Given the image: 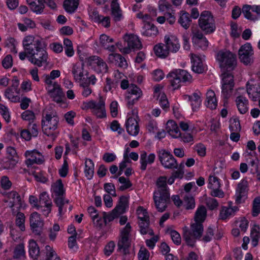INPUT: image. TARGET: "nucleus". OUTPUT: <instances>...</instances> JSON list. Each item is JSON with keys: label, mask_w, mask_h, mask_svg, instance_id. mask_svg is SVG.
Returning <instances> with one entry per match:
<instances>
[{"label": "nucleus", "mask_w": 260, "mask_h": 260, "mask_svg": "<svg viewBox=\"0 0 260 260\" xmlns=\"http://www.w3.org/2000/svg\"><path fill=\"white\" fill-rule=\"evenodd\" d=\"M199 25L206 34H211L215 31L214 19L210 12L207 11L202 12L199 19Z\"/></svg>", "instance_id": "0eeeda50"}, {"label": "nucleus", "mask_w": 260, "mask_h": 260, "mask_svg": "<svg viewBox=\"0 0 260 260\" xmlns=\"http://www.w3.org/2000/svg\"><path fill=\"white\" fill-rule=\"evenodd\" d=\"M158 190L154 192L153 199L155 207L159 212H163L167 207V204L170 201V194L167 185V177H159L156 182Z\"/></svg>", "instance_id": "f03ea898"}, {"label": "nucleus", "mask_w": 260, "mask_h": 260, "mask_svg": "<svg viewBox=\"0 0 260 260\" xmlns=\"http://www.w3.org/2000/svg\"><path fill=\"white\" fill-rule=\"evenodd\" d=\"M0 112L5 120L8 122L10 121V116L8 109L4 105L0 104Z\"/></svg>", "instance_id": "338daca9"}, {"label": "nucleus", "mask_w": 260, "mask_h": 260, "mask_svg": "<svg viewBox=\"0 0 260 260\" xmlns=\"http://www.w3.org/2000/svg\"><path fill=\"white\" fill-rule=\"evenodd\" d=\"M83 70V63H78L73 66L72 69V74L76 81L80 82L82 80V78L84 76Z\"/></svg>", "instance_id": "7c9ffc66"}, {"label": "nucleus", "mask_w": 260, "mask_h": 260, "mask_svg": "<svg viewBox=\"0 0 260 260\" xmlns=\"http://www.w3.org/2000/svg\"><path fill=\"white\" fill-rule=\"evenodd\" d=\"M118 249L122 250L124 254L128 253V247H129V242L128 237L121 236V238L118 242Z\"/></svg>", "instance_id": "ea45409f"}, {"label": "nucleus", "mask_w": 260, "mask_h": 260, "mask_svg": "<svg viewBox=\"0 0 260 260\" xmlns=\"http://www.w3.org/2000/svg\"><path fill=\"white\" fill-rule=\"evenodd\" d=\"M88 212L92 218L93 222L99 226L102 225V218L99 217L98 211L93 206L88 207L87 209Z\"/></svg>", "instance_id": "c03bdc74"}, {"label": "nucleus", "mask_w": 260, "mask_h": 260, "mask_svg": "<svg viewBox=\"0 0 260 260\" xmlns=\"http://www.w3.org/2000/svg\"><path fill=\"white\" fill-rule=\"evenodd\" d=\"M111 15L113 20L115 21H119L123 17L122 10L120 9L119 4L116 0H113L111 4Z\"/></svg>", "instance_id": "5701e85b"}, {"label": "nucleus", "mask_w": 260, "mask_h": 260, "mask_svg": "<svg viewBox=\"0 0 260 260\" xmlns=\"http://www.w3.org/2000/svg\"><path fill=\"white\" fill-rule=\"evenodd\" d=\"M214 230L213 226H209L206 229L202 240L205 243L211 241L214 235Z\"/></svg>", "instance_id": "8fccbe9b"}, {"label": "nucleus", "mask_w": 260, "mask_h": 260, "mask_svg": "<svg viewBox=\"0 0 260 260\" xmlns=\"http://www.w3.org/2000/svg\"><path fill=\"white\" fill-rule=\"evenodd\" d=\"M85 165V175L88 179L90 180L92 178L94 174V164L91 159H86Z\"/></svg>", "instance_id": "58836bf2"}, {"label": "nucleus", "mask_w": 260, "mask_h": 260, "mask_svg": "<svg viewBox=\"0 0 260 260\" xmlns=\"http://www.w3.org/2000/svg\"><path fill=\"white\" fill-rule=\"evenodd\" d=\"M201 93L199 92H194L192 95L188 96V100L191 102L192 109L193 111L198 109L201 103Z\"/></svg>", "instance_id": "e433bc0d"}, {"label": "nucleus", "mask_w": 260, "mask_h": 260, "mask_svg": "<svg viewBox=\"0 0 260 260\" xmlns=\"http://www.w3.org/2000/svg\"><path fill=\"white\" fill-rule=\"evenodd\" d=\"M157 99L158 100L161 107L164 110L167 111L169 108V102L165 93H160Z\"/></svg>", "instance_id": "603ef678"}, {"label": "nucleus", "mask_w": 260, "mask_h": 260, "mask_svg": "<svg viewBox=\"0 0 260 260\" xmlns=\"http://www.w3.org/2000/svg\"><path fill=\"white\" fill-rule=\"evenodd\" d=\"M184 204L187 210L192 209L195 207L194 198L190 196H185L184 197Z\"/></svg>", "instance_id": "6e6d98bb"}, {"label": "nucleus", "mask_w": 260, "mask_h": 260, "mask_svg": "<svg viewBox=\"0 0 260 260\" xmlns=\"http://www.w3.org/2000/svg\"><path fill=\"white\" fill-rule=\"evenodd\" d=\"M159 10L160 11L173 12L172 5L166 0H160L159 2Z\"/></svg>", "instance_id": "052dcab7"}, {"label": "nucleus", "mask_w": 260, "mask_h": 260, "mask_svg": "<svg viewBox=\"0 0 260 260\" xmlns=\"http://www.w3.org/2000/svg\"><path fill=\"white\" fill-rule=\"evenodd\" d=\"M100 40L102 47L105 49L108 50L111 52H114L115 50V46L113 44H110L114 42L112 38H110L105 34H103L101 35Z\"/></svg>", "instance_id": "bb28decb"}, {"label": "nucleus", "mask_w": 260, "mask_h": 260, "mask_svg": "<svg viewBox=\"0 0 260 260\" xmlns=\"http://www.w3.org/2000/svg\"><path fill=\"white\" fill-rule=\"evenodd\" d=\"M1 183L2 187L5 190L9 189L12 186L11 182L10 181L9 178L6 176H4L1 178Z\"/></svg>", "instance_id": "69168bd1"}, {"label": "nucleus", "mask_w": 260, "mask_h": 260, "mask_svg": "<svg viewBox=\"0 0 260 260\" xmlns=\"http://www.w3.org/2000/svg\"><path fill=\"white\" fill-rule=\"evenodd\" d=\"M30 225L32 232L37 235H40L41 229L43 225V222L41 219L40 215L36 212H33L30 216Z\"/></svg>", "instance_id": "f3484780"}, {"label": "nucleus", "mask_w": 260, "mask_h": 260, "mask_svg": "<svg viewBox=\"0 0 260 260\" xmlns=\"http://www.w3.org/2000/svg\"><path fill=\"white\" fill-rule=\"evenodd\" d=\"M6 196L10 201L9 202L8 200H5L4 202L5 203L9 202V206L12 209V214H14L17 212V210H15V209H20L22 207L21 197L18 192L15 191H12L7 193Z\"/></svg>", "instance_id": "4468645a"}, {"label": "nucleus", "mask_w": 260, "mask_h": 260, "mask_svg": "<svg viewBox=\"0 0 260 260\" xmlns=\"http://www.w3.org/2000/svg\"><path fill=\"white\" fill-rule=\"evenodd\" d=\"M206 105L207 107L213 110L215 109L217 106V102L214 91L209 90L206 93Z\"/></svg>", "instance_id": "c85d7f7f"}, {"label": "nucleus", "mask_w": 260, "mask_h": 260, "mask_svg": "<svg viewBox=\"0 0 260 260\" xmlns=\"http://www.w3.org/2000/svg\"><path fill=\"white\" fill-rule=\"evenodd\" d=\"M46 256L45 257H42L41 260H60L53 248L49 245H46L45 247Z\"/></svg>", "instance_id": "de8ad7c7"}, {"label": "nucleus", "mask_w": 260, "mask_h": 260, "mask_svg": "<svg viewBox=\"0 0 260 260\" xmlns=\"http://www.w3.org/2000/svg\"><path fill=\"white\" fill-rule=\"evenodd\" d=\"M183 238L187 245L193 247L197 240H200L203 236L204 226L203 223L194 221L190 228L185 226L182 229Z\"/></svg>", "instance_id": "7ed1b4c3"}, {"label": "nucleus", "mask_w": 260, "mask_h": 260, "mask_svg": "<svg viewBox=\"0 0 260 260\" xmlns=\"http://www.w3.org/2000/svg\"><path fill=\"white\" fill-rule=\"evenodd\" d=\"M178 22L185 29H186L189 28L191 22L189 13L186 12H182L180 14Z\"/></svg>", "instance_id": "37998d69"}, {"label": "nucleus", "mask_w": 260, "mask_h": 260, "mask_svg": "<svg viewBox=\"0 0 260 260\" xmlns=\"http://www.w3.org/2000/svg\"><path fill=\"white\" fill-rule=\"evenodd\" d=\"M138 224L140 232L142 235L149 234L150 236L154 235L153 230L150 228L149 220L145 221H139Z\"/></svg>", "instance_id": "f704fd0d"}, {"label": "nucleus", "mask_w": 260, "mask_h": 260, "mask_svg": "<svg viewBox=\"0 0 260 260\" xmlns=\"http://www.w3.org/2000/svg\"><path fill=\"white\" fill-rule=\"evenodd\" d=\"M158 157L161 165L167 169H175L178 168L176 159L168 151L161 149L158 151Z\"/></svg>", "instance_id": "6e6552de"}, {"label": "nucleus", "mask_w": 260, "mask_h": 260, "mask_svg": "<svg viewBox=\"0 0 260 260\" xmlns=\"http://www.w3.org/2000/svg\"><path fill=\"white\" fill-rule=\"evenodd\" d=\"M147 154L145 151H142L140 154V169L142 171L146 169L147 164H152L154 162L155 159V155L154 153H150L148 155V160H146Z\"/></svg>", "instance_id": "b1692460"}, {"label": "nucleus", "mask_w": 260, "mask_h": 260, "mask_svg": "<svg viewBox=\"0 0 260 260\" xmlns=\"http://www.w3.org/2000/svg\"><path fill=\"white\" fill-rule=\"evenodd\" d=\"M59 118L55 113L46 114L42 120V126L44 133L50 135V131L55 130L58 125Z\"/></svg>", "instance_id": "1a4fd4ad"}, {"label": "nucleus", "mask_w": 260, "mask_h": 260, "mask_svg": "<svg viewBox=\"0 0 260 260\" xmlns=\"http://www.w3.org/2000/svg\"><path fill=\"white\" fill-rule=\"evenodd\" d=\"M118 180L122 184V185L119 187V189L121 191L125 190L132 186V184L129 179H126L124 177H120L119 178Z\"/></svg>", "instance_id": "bf43d9fd"}, {"label": "nucleus", "mask_w": 260, "mask_h": 260, "mask_svg": "<svg viewBox=\"0 0 260 260\" xmlns=\"http://www.w3.org/2000/svg\"><path fill=\"white\" fill-rule=\"evenodd\" d=\"M25 155L27 158L25 163L27 167H31L34 164L40 165L44 161L43 156L36 150L26 151Z\"/></svg>", "instance_id": "2eb2a0df"}, {"label": "nucleus", "mask_w": 260, "mask_h": 260, "mask_svg": "<svg viewBox=\"0 0 260 260\" xmlns=\"http://www.w3.org/2000/svg\"><path fill=\"white\" fill-rule=\"evenodd\" d=\"M259 230V226L255 225L251 232V244L253 247L257 246L258 239L260 238Z\"/></svg>", "instance_id": "09e8293b"}, {"label": "nucleus", "mask_w": 260, "mask_h": 260, "mask_svg": "<svg viewBox=\"0 0 260 260\" xmlns=\"http://www.w3.org/2000/svg\"><path fill=\"white\" fill-rule=\"evenodd\" d=\"M54 86L52 88L49 86L48 88V92L51 97L53 98V101L59 103L62 101L63 92L58 83H55Z\"/></svg>", "instance_id": "aec40b11"}, {"label": "nucleus", "mask_w": 260, "mask_h": 260, "mask_svg": "<svg viewBox=\"0 0 260 260\" xmlns=\"http://www.w3.org/2000/svg\"><path fill=\"white\" fill-rule=\"evenodd\" d=\"M28 252L30 256L34 259H37L40 253H41L38 244L34 240L29 241Z\"/></svg>", "instance_id": "2f4dec72"}, {"label": "nucleus", "mask_w": 260, "mask_h": 260, "mask_svg": "<svg viewBox=\"0 0 260 260\" xmlns=\"http://www.w3.org/2000/svg\"><path fill=\"white\" fill-rule=\"evenodd\" d=\"M166 129L169 135L174 138H178L180 136L179 128L174 120H170L167 122Z\"/></svg>", "instance_id": "393cba45"}, {"label": "nucleus", "mask_w": 260, "mask_h": 260, "mask_svg": "<svg viewBox=\"0 0 260 260\" xmlns=\"http://www.w3.org/2000/svg\"><path fill=\"white\" fill-rule=\"evenodd\" d=\"M207 216V210L204 206H200L196 212L194 221L203 223Z\"/></svg>", "instance_id": "72a5a7b5"}, {"label": "nucleus", "mask_w": 260, "mask_h": 260, "mask_svg": "<svg viewBox=\"0 0 260 260\" xmlns=\"http://www.w3.org/2000/svg\"><path fill=\"white\" fill-rule=\"evenodd\" d=\"M117 47L119 51L123 54H128L130 53L129 47H127L126 43L123 41V43L121 42H117L115 47Z\"/></svg>", "instance_id": "774afa93"}, {"label": "nucleus", "mask_w": 260, "mask_h": 260, "mask_svg": "<svg viewBox=\"0 0 260 260\" xmlns=\"http://www.w3.org/2000/svg\"><path fill=\"white\" fill-rule=\"evenodd\" d=\"M95 70L98 73H105L108 72V67L107 63L104 61L103 59H101L96 64Z\"/></svg>", "instance_id": "4d7b16f0"}, {"label": "nucleus", "mask_w": 260, "mask_h": 260, "mask_svg": "<svg viewBox=\"0 0 260 260\" xmlns=\"http://www.w3.org/2000/svg\"><path fill=\"white\" fill-rule=\"evenodd\" d=\"M209 181V188H217L220 187V183L219 182V179L213 175H210L208 179Z\"/></svg>", "instance_id": "13d9d810"}, {"label": "nucleus", "mask_w": 260, "mask_h": 260, "mask_svg": "<svg viewBox=\"0 0 260 260\" xmlns=\"http://www.w3.org/2000/svg\"><path fill=\"white\" fill-rule=\"evenodd\" d=\"M251 5H245L243 6L242 12L244 17L250 20L255 21L258 20V17L255 14H252L251 10Z\"/></svg>", "instance_id": "a18cd8bd"}, {"label": "nucleus", "mask_w": 260, "mask_h": 260, "mask_svg": "<svg viewBox=\"0 0 260 260\" xmlns=\"http://www.w3.org/2000/svg\"><path fill=\"white\" fill-rule=\"evenodd\" d=\"M19 209H15V210H17V212H16L14 215H15L16 218V225L20 228L21 231L25 230V226H24V222L25 217L24 214L18 211Z\"/></svg>", "instance_id": "49530a36"}, {"label": "nucleus", "mask_w": 260, "mask_h": 260, "mask_svg": "<svg viewBox=\"0 0 260 260\" xmlns=\"http://www.w3.org/2000/svg\"><path fill=\"white\" fill-rule=\"evenodd\" d=\"M124 41L126 43L127 47H129L130 52L132 50H140L142 48V44L138 37L136 35L126 34L123 37Z\"/></svg>", "instance_id": "dca6fc26"}, {"label": "nucleus", "mask_w": 260, "mask_h": 260, "mask_svg": "<svg viewBox=\"0 0 260 260\" xmlns=\"http://www.w3.org/2000/svg\"><path fill=\"white\" fill-rule=\"evenodd\" d=\"M220 67L223 70H232L236 66V56L228 50L220 51L217 55Z\"/></svg>", "instance_id": "423d86ee"}, {"label": "nucleus", "mask_w": 260, "mask_h": 260, "mask_svg": "<svg viewBox=\"0 0 260 260\" xmlns=\"http://www.w3.org/2000/svg\"><path fill=\"white\" fill-rule=\"evenodd\" d=\"M17 161V159L8 157L3 161L2 166L5 169H12L15 167Z\"/></svg>", "instance_id": "3c124183"}, {"label": "nucleus", "mask_w": 260, "mask_h": 260, "mask_svg": "<svg viewBox=\"0 0 260 260\" xmlns=\"http://www.w3.org/2000/svg\"><path fill=\"white\" fill-rule=\"evenodd\" d=\"M154 51L156 55L161 58H166L169 54L166 45L162 43L156 45L154 47Z\"/></svg>", "instance_id": "c9c22d12"}, {"label": "nucleus", "mask_w": 260, "mask_h": 260, "mask_svg": "<svg viewBox=\"0 0 260 260\" xmlns=\"http://www.w3.org/2000/svg\"><path fill=\"white\" fill-rule=\"evenodd\" d=\"M236 106L239 112L244 114L248 111V101L243 95H239L236 98L235 100Z\"/></svg>", "instance_id": "4be33fe9"}, {"label": "nucleus", "mask_w": 260, "mask_h": 260, "mask_svg": "<svg viewBox=\"0 0 260 260\" xmlns=\"http://www.w3.org/2000/svg\"><path fill=\"white\" fill-rule=\"evenodd\" d=\"M138 255L139 260H148L150 256V253L147 249L141 247Z\"/></svg>", "instance_id": "0e129e2a"}, {"label": "nucleus", "mask_w": 260, "mask_h": 260, "mask_svg": "<svg viewBox=\"0 0 260 260\" xmlns=\"http://www.w3.org/2000/svg\"><path fill=\"white\" fill-rule=\"evenodd\" d=\"M247 92L250 98L253 101H256L260 97V85L257 84H250L247 83Z\"/></svg>", "instance_id": "412c9836"}, {"label": "nucleus", "mask_w": 260, "mask_h": 260, "mask_svg": "<svg viewBox=\"0 0 260 260\" xmlns=\"http://www.w3.org/2000/svg\"><path fill=\"white\" fill-rule=\"evenodd\" d=\"M191 60L192 70L198 74L202 73L204 72V68L201 59L196 55L191 54Z\"/></svg>", "instance_id": "a878e982"}, {"label": "nucleus", "mask_w": 260, "mask_h": 260, "mask_svg": "<svg viewBox=\"0 0 260 260\" xmlns=\"http://www.w3.org/2000/svg\"><path fill=\"white\" fill-rule=\"evenodd\" d=\"M142 35L146 37H154L158 34L157 27L150 22L144 23Z\"/></svg>", "instance_id": "c756f323"}, {"label": "nucleus", "mask_w": 260, "mask_h": 260, "mask_svg": "<svg viewBox=\"0 0 260 260\" xmlns=\"http://www.w3.org/2000/svg\"><path fill=\"white\" fill-rule=\"evenodd\" d=\"M52 203L48 194L46 192H43L40 194L39 201L38 203V209L42 208L44 206H52Z\"/></svg>", "instance_id": "a19ab883"}, {"label": "nucleus", "mask_w": 260, "mask_h": 260, "mask_svg": "<svg viewBox=\"0 0 260 260\" xmlns=\"http://www.w3.org/2000/svg\"><path fill=\"white\" fill-rule=\"evenodd\" d=\"M25 257V251L24 244L19 243L16 245L13 251V258L18 260H23Z\"/></svg>", "instance_id": "cd10ccee"}, {"label": "nucleus", "mask_w": 260, "mask_h": 260, "mask_svg": "<svg viewBox=\"0 0 260 260\" xmlns=\"http://www.w3.org/2000/svg\"><path fill=\"white\" fill-rule=\"evenodd\" d=\"M128 198L125 196L120 197L118 205L111 212L107 214L104 212L103 218L104 221L106 224L107 223L113 221L115 218L125 212L126 208L128 207Z\"/></svg>", "instance_id": "39448f33"}, {"label": "nucleus", "mask_w": 260, "mask_h": 260, "mask_svg": "<svg viewBox=\"0 0 260 260\" xmlns=\"http://www.w3.org/2000/svg\"><path fill=\"white\" fill-rule=\"evenodd\" d=\"M129 93L137 96L136 98V100H138L139 98L142 95V91L140 88L134 84H131L128 88Z\"/></svg>", "instance_id": "680f3d73"}, {"label": "nucleus", "mask_w": 260, "mask_h": 260, "mask_svg": "<svg viewBox=\"0 0 260 260\" xmlns=\"http://www.w3.org/2000/svg\"><path fill=\"white\" fill-rule=\"evenodd\" d=\"M13 90L12 88H8L5 92V96L12 102L17 103L20 102V97L13 95Z\"/></svg>", "instance_id": "5fc2aeb1"}, {"label": "nucleus", "mask_w": 260, "mask_h": 260, "mask_svg": "<svg viewBox=\"0 0 260 260\" xmlns=\"http://www.w3.org/2000/svg\"><path fill=\"white\" fill-rule=\"evenodd\" d=\"M28 5L31 10L37 14H41L45 8L43 0H38L37 2L36 1L31 2Z\"/></svg>", "instance_id": "79ce46f5"}, {"label": "nucleus", "mask_w": 260, "mask_h": 260, "mask_svg": "<svg viewBox=\"0 0 260 260\" xmlns=\"http://www.w3.org/2000/svg\"><path fill=\"white\" fill-rule=\"evenodd\" d=\"M22 44L24 49L29 55L28 60L31 63L39 67L47 64L46 45L42 39L28 36L24 38Z\"/></svg>", "instance_id": "f257e3e1"}, {"label": "nucleus", "mask_w": 260, "mask_h": 260, "mask_svg": "<svg viewBox=\"0 0 260 260\" xmlns=\"http://www.w3.org/2000/svg\"><path fill=\"white\" fill-rule=\"evenodd\" d=\"M86 107L92 110V112L97 118H103L106 117L105 102L102 96L98 103L90 101L86 103Z\"/></svg>", "instance_id": "9b49d317"}, {"label": "nucleus", "mask_w": 260, "mask_h": 260, "mask_svg": "<svg viewBox=\"0 0 260 260\" xmlns=\"http://www.w3.org/2000/svg\"><path fill=\"white\" fill-rule=\"evenodd\" d=\"M222 77V96L227 100L231 95L234 86V76L230 73L224 72Z\"/></svg>", "instance_id": "9d476101"}, {"label": "nucleus", "mask_w": 260, "mask_h": 260, "mask_svg": "<svg viewBox=\"0 0 260 260\" xmlns=\"http://www.w3.org/2000/svg\"><path fill=\"white\" fill-rule=\"evenodd\" d=\"M138 118L137 116H136V118L130 117L126 121V131L131 136H136L139 134L140 128L137 120Z\"/></svg>", "instance_id": "a211bd4d"}, {"label": "nucleus", "mask_w": 260, "mask_h": 260, "mask_svg": "<svg viewBox=\"0 0 260 260\" xmlns=\"http://www.w3.org/2000/svg\"><path fill=\"white\" fill-rule=\"evenodd\" d=\"M171 86L174 89L179 88L181 83H190L192 82V76L186 70L182 69H176L167 75Z\"/></svg>", "instance_id": "20e7f679"}, {"label": "nucleus", "mask_w": 260, "mask_h": 260, "mask_svg": "<svg viewBox=\"0 0 260 260\" xmlns=\"http://www.w3.org/2000/svg\"><path fill=\"white\" fill-rule=\"evenodd\" d=\"M51 191L52 194H54L55 196H62L63 195L65 190L61 179L57 180L52 184Z\"/></svg>", "instance_id": "473e14b6"}, {"label": "nucleus", "mask_w": 260, "mask_h": 260, "mask_svg": "<svg viewBox=\"0 0 260 260\" xmlns=\"http://www.w3.org/2000/svg\"><path fill=\"white\" fill-rule=\"evenodd\" d=\"M248 183L246 179L242 180L237 185L236 189L235 201L237 204L245 202L247 198Z\"/></svg>", "instance_id": "f8f14e48"}, {"label": "nucleus", "mask_w": 260, "mask_h": 260, "mask_svg": "<svg viewBox=\"0 0 260 260\" xmlns=\"http://www.w3.org/2000/svg\"><path fill=\"white\" fill-rule=\"evenodd\" d=\"M137 213L139 221H145L149 220L147 210L142 207L140 206L138 208Z\"/></svg>", "instance_id": "864d4df0"}, {"label": "nucleus", "mask_w": 260, "mask_h": 260, "mask_svg": "<svg viewBox=\"0 0 260 260\" xmlns=\"http://www.w3.org/2000/svg\"><path fill=\"white\" fill-rule=\"evenodd\" d=\"M239 58L241 62L247 65L252 60L253 51L252 46L249 43H246L242 45L239 50Z\"/></svg>", "instance_id": "ddd939ff"}, {"label": "nucleus", "mask_w": 260, "mask_h": 260, "mask_svg": "<svg viewBox=\"0 0 260 260\" xmlns=\"http://www.w3.org/2000/svg\"><path fill=\"white\" fill-rule=\"evenodd\" d=\"M164 42L169 52H176L180 48L179 40L174 36H166L164 38Z\"/></svg>", "instance_id": "6ab92c4d"}, {"label": "nucleus", "mask_w": 260, "mask_h": 260, "mask_svg": "<svg viewBox=\"0 0 260 260\" xmlns=\"http://www.w3.org/2000/svg\"><path fill=\"white\" fill-rule=\"evenodd\" d=\"M232 210L230 209L229 208L223 207L220 212V218L221 219H225L231 215H233L232 213Z\"/></svg>", "instance_id": "e2e57ef3"}, {"label": "nucleus", "mask_w": 260, "mask_h": 260, "mask_svg": "<svg viewBox=\"0 0 260 260\" xmlns=\"http://www.w3.org/2000/svg\"><path fill=\"white\" fill-rule=\"evenodd\" d=\"M79 0H65L63 2V8L68 13H73L77 9Z\"/></svg>", "instance_id": "4c0bfd02"}]
</instances>
